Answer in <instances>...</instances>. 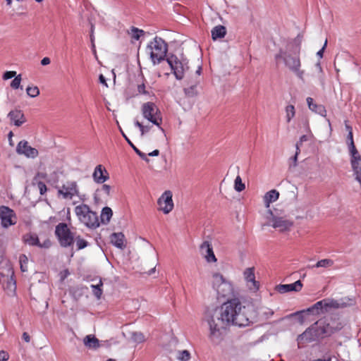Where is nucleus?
<instances>
[{
  "label": "nucleus",
  "mask_w": 361,
  "mask_h": 361,
  "mask_svg": "<svg viewBox=\"0 0 361 361\" xmlns=\"http://www.w3.org/2000/svg\"><path fill=\"white\" fill-rule=\"evenodd\" d=\"M252 305H242L238 299L234 298L224 302L220 308L207 310L204 320L209 326V339L214 345L219 344L224 334L230 325L247 326L253 318Z\"/></svg>",
  "instance_id": "obj_1"
},
{
  "label": "nucleus",
  "mask_w": 361,
  "mask_h": 361,
  "mask_svg": "<svg viewBox=\"0 0 361 361\" xmlns=\"http://www.w3.org/2000/svg\"><path fill=\"white\" fill-rule=\"evenodd\" d=\"M301 38L298 36L287 43L285 49H280L275 55V59L281 60L285 66L293 72L300 80L304 82L305 71L301 70L300 58Z\"/></svg>",
  "instance_id": "obj_2"
},
{
  "label": "nucleus",
  "mask_w": 361,
  "mask_h": 361,
  "mask_svg": "<svg viewBox=\"0 0 361 361\" xmlns=\"http://www.w3.org/2000/svg\"><path fill=\"white\" fill-rule=\"evenodd\" d=\"M14 271L11 262L3 259L0 262V283L8 295H13L16 290Z\"/></svg>",
  "instance_id": "obj_3"
},
{
  "label": "nucleus",
  "mask_w": 361,
  "mask_h": 361,
  "mask_svg": "<svg viewBox=\"0 0 361 361\" xmlns=\"http://www.w3.org/2000/svg\"><path fill=\"white\" fill-rule=\"evenodd\" d=\"M267 221V224L280 232L289 231L293 225V221L286 216L279 213L277 209L271 210L269 209L264 216Z\"/></svg>",
  "instance_id": "obj_4"
},
{
  "label": "nucleus",
  "mask_w": 361,
  "mask_h": 361,
  "mask_svg": "<svg viewBox=\"0 0 361 361\" xmlns=\"http://www.w3.org/2000/svg\"><path fill=\"white\" fill-rule=\"evenodd\" d=\"M75 213L78 220L90 228H96L99 226V221L96 212L92 211L85 204L76 206Z\"/></svg>",
  "instance_id": "obj_5"
},
{
  "label": "nucleus",
  "mask_w": 361,
  "mask_h": 361,
  "mask_svg": "<svg viewBox=\"0 0 361 361\" xmlns=\"http://www.w3.org/2000/svg\"><path fill=\"white\" fill-rule=\"evenodd\" d=\"M147 48L150 50V59L154 65L159 63L168 56H166L168 50L167 44L160 37H156L147 45Z\"/></svg>",
  "instance_id": "obj_6"
},
{
  "label": "nucleus",
  "mask_w": 361,
  "mask_h": 361,
  "mask_svg": "<svg viewBox=\"0 0 361 361\" xmlns=\"http://www.w3.org/2000/svg\"><path fill=\"white\" fill-rule=\"evenodd\" d=\"M141 111L142 116L145 119L157 126L163 133H164V130L161 126L162 122L161 112L154 103L151 102L144 103L142 106Z\"/></svg>",
  "instance_id": "obj_7"
},
{
  "label": "nucleus",
  "mask_w": 361,
  "mask_h": 361,
  "mask_svg": "<svg viewBox=\"0 0 361 361\" xmlns=\"http://www.w3.org/2000/svg\"><path fill=\"white\" fill-rule=\"evenodd\" d=\"M212 287L220 297L226 298L233 295V284L219 274H212Z\"/></svg>",
  "instance_id": "obj_8"
},
{
  "label": "nucleus",
  "mask_w": 361,
  "mask_h": 361,
  "mask_svg": "<svg viewBox=\"0 0 361 361\" xmlns=\"http://www.w3.org/2000/svg\"><path fill=\"white\" fill-rule=\"evenodd\" d=\"M55 235L61 247H68L74 243V235L66 223H59L56 226Z\"/></svg>",
  "instance_id": "obj_9"
},
{
  "label": "nucleus",
  "mask_w": 361,
  "mask_h": 361,
  "mask_svg": "<svg viewBox=\"0 0 361 361\" xmlns=\"http://www.w3.org/2000/svg\"><path fill=\"white\" fill-rule=\"evenodd\" d=\"M173 75L177 80H181L184 77V73L188 69V62L185 59L180 60L173 54L169 55L166 59Z\"/></svg>",
  "instance_id": "obj_10"
},
{
  "label": "nucleus",
  "mask_w": 361,
  "mask_h": 361,
  "mask_svg": "<svg viewBox=\"0 0 361 361\" xmlns=\"http://www.w3.org/2000/svg\"><path fill=\"white\" fill-rule=\"evenodd\" d=\"M322 338L317 325L313 324L307 328L302 334H300L297 338L298 346L300 347L305 343H311Z\"/></svg>",
  "instance_id": "obj_11"
},
{
  "label": "nucleus",
  "mask_w": 361,
  "mask_h": 361,
  "mask_svg": "<svg viewBox=\"0 0 361 361\" xmlns=\"http://www.w3.org/2000/svg\"><path fill=\"white\" fill-rule=\"evenodd\" d=\"M315 324L317 325L322 338L331 336L342 328L340 324L334 321L329 322L327 319H320Z\"/></svg>",
  "instance_id": "obj_12"
},
{
  "label": "nucleus",
  "mask_w": 361,
  "mask_h": 361,
  "mask_svg": "<svg viewBox=\"0 0 361 361\" xmlns=\"http://www.w3.org/2000/svg\"><path fill=\"white\" fill-rule=\"evenodd\" d=\"M329 307H338V302L334 300L324 299L314 303L306 311L313 314H319L321 312H327Z\"/></svg>",
  "instance_id": "obj_13"
},
{
  "label": "nucleus",
  "mask_w": 361,
  "mask_h": 361,
  "mask_svg": "<svg viewBox=\"0 0 361 361\" xmlns=\"http://www.w3.org/2000/svg\"><path fill=\"white\" fill-rule=\"evenodd\" d=\"M58 193L64 199L71 200L75 196H79V188L77 182L67 181L59 189Z\"/></svg>",
  "instance_id": "obj_14"
},
{
  "label": "nucleus",
  "mask_w": 361,
  "mask_h": 361,
  "mask_svg": "<svg viewBox=\"0 0 361 361\" xmlns=\"http://www.w3.org/2000/svg\"><path fill=\"white\" fill-rule=\"evenodd\" d=\"M0 219L3 228H8L16 224V216L14 211L6 206L0 207Z\"/></svg>",
  "instance_id": "obj_15"
},
{
  "label": "nucleus",
  "mask_w": 361,
  "mask_h": 361,
  "mask_svg": "<svg viewBox=\"0 0 361 361\" xmlns=\"http://www.w3.org/2000/svg\"><path fill=\"white\" fill-rule=\"evenodd\" d=\"M172 197V192L171 190H166L157 200L159 210L163 212L165 214H169L173 209L174 204Z\"/></svg>",
  "instance_id": "obj_16"
},
{
  "label": "nucleus",
  "mask_w": 361,
  "mask_h": 361,
  "mask_svg": "<svg viewBox=\"0 0 361 361\" xmlns=\"http://www.w3.org/2000/svg\"><path fill=\"white\" fill-rule=\"evenodd\" d=\"M24 242L31 246H37L40 248L47 249L51 245V242L49 238H46L43 242H40L37 234L27 233L23 236Z\"/></svg>",
  "instance_id": "obj_17"
},
{
  "label": "nucleus",
  "mask_w": 361,
  "mask_h": 361,
  "mask_svg": "<svg viewBox=\"0 0 361 361\" xmlns=\"http://www.w3.org/2000/svg\"><path fill=\"white\" fill-rule=\"evenodd\" d=\"M243 276L250 290L256 292L259 290V283L255 280L254 267L247 268L243 272Z\"/></svg>",
  "instance_id": "obj_18"
},
{
  "label": "nucleus",
  "mask_w": 361,
  "mask_h": 361,
  "mask_svg": "<svg viewBox=\"0 0 361 361\" xmlns=\"http://www.w3.org/2000/svg\"><path fill=\"white\" fill-rule=\"evenodd\" d=\"M16 152L27 158H35L38 155L37 149L30 146L25 140H22L18 144Z\"/></svg>",
  "instance_id": "obj_19"
},
{
  "label": "nucleus",
  "mask_w": 361,
  "mask_h": 361,
  "mask_svg": "<svg viewBox=\"0 0 361 361\" xmlns=\"http://www.w3.org/2000/svg\"><path fill=\"white\" fill-rule=\"evenodd\" d=\"M200 251L208 263L216 262L217 259L214 253L212 246L209 241H204L200 247Z\"/></svg>",
  "instance_id": "obj_20"
},
{
  "label": "nucleus",
  "mask_w": 361,
  "mask_h": 361,
  "mask_svg": "<svg viewBox=\"0 0 361 361\" xmlns=\"http://www.w3.org/2000/svg\"><path fill=\"white\" fill-rule=\"evenodd\" d=\"M350 165L355 179L357 181L361 180V156L359 152L350 154Z\"/></svg>",
  "instance_id": "obj_21"
},
{
  "label": "nucleus",
  "mask_w": 361,
  "mask_h": 361,
  "mask_svg": "<svg viewBox=\"0 0 361 361\" xmlns=\"http://www.w3.org/2000/svg\"><path fill=\"white\" fill-rule=\"evenodd\" d=\"M92 178L96 183L103 184L109 178L107 170L101 164L97 165L92 173Z\"/></svg>",
  "instance_id": "obj_22"
},
{
  "label": "nucleus",
  "mask_w": 361,
  "mask_h": 361,
  "mask_svg": "<svg viewBox=\"0 0 361 361\" xmlns=\"http://www.w3.org/2000/svg\"><path fill=\"white\" fill-rule=\"evenodd\" d=\"M8 118L12 125L20 127L26 122L23 112L20 109L11 110L8 114Z\"/></svg>",
  "instance_id": "obj_23"
},
{
  "label": "nucleus",
  "mask_w": 361,
  "mask_h": 361,
  "mask_svg": "<svg viewBox=\"0 0 361 361\" xmlns=\"http://www.w3.org/2000/svg\"><path fill=\"white\" fill-rule=\"evenodd\" d=\"M302 282L300 280H298L293 283L279 285L276 286V290L280 293H286L291 291L298 292L302 289Z\"/></svg>",
  "instance_id": "obj_24"
},
{
  "label": "nucleus",
  "mask_w": 361,
  "mask_h": 361,
  "mask_svg": "<svg viewBox=\"0 0 361 361\" xmlns=\"http://www.w3.org/2000/svg\"><path fill=\"white\" fill-rule=\"evenodd\" d=\"M111 243L119 249H124L126 247L125 241L126 238L123 233H113L110 235Z\"/></svg>",
  "instance_id": "obj_25"
},
{
  "label": "nucleus",
  "mask_w": 361,
  "mask_h": 361,
  "mask_svg": "<svg viewBox=\"0 0 361 361\" xmlns=\"http://www.w3.org/2000/svg\"><path fill=\"white\" fill-rule=\"evenodd\" d=\"M306 100H307L308 107L312 111H313L322 116H324V117L326 116V111L325 107L323 105L314 103V100L312 97H307Z\"/></svg>",
  "instance_id": "obj_26"
},
{
  "label": "nucleus",
  "mask_w": 361,
  "mask_h": 361,
  "mask_svg": "<svg viewBox=\"0 0 361 361\" xmlns=\"http://www.w3.org/2000/svg\"><path fill=\"white\" fill-rule=\"evenodd\" d=\"M279 197V192L276 190L267 192L264 196L265 207L269 209L270 204L276 202Z\"/></svg>",
  "instance_id": "obj_27"
},
{
  "label": "nucleus",
  "mask_w": 361,
  "mask_h": 361,
  "mask_svg": "<svg viewBox=\"0 0 361 361\" xmlns=\"http://www.w3.org/2000/svg\"><path fill=\"white\" fill-rule=\"evenodd\" d=\"M83 343L89 348L97 349L99 347V340L92 334L86 336L83 339Z\"/></svg>",
  "instance_id": "obj_28"
},
{
  "label": "nucleus",
  "mask_w": 361,
  "mask_h": 361,
  "mask_svg": "<svg viewBox=\"0 0 361 361\" xmlns=\"http://www.w3.org/2000/svg\"><path fill=\"white\" fill-rule=\"evenodd\" d=\"M119 130L121 132V133L122 134L123 137L125 138V140H126V142L128 143V145L133 149V150L135 151V152L143 160H145V161L147 162H149V159L147 158L146 154L143 153L142 152H141L138 148H137L133 143V142H131L130 140V139L126 136V135L123 133V130L121 129V127H119Z\"/></svg>",
  "instance_id": "obj_29"
},
{
  "label": "nucleus",
  "mask_w": 361,
  "mask_h": 361,
  "mask_svg": "<svg viewBox=\"0 0 361 361\" xmlns=\"http://www.w3.org/2000/svg\"><path fill=\"white\" fill-rule=\"evenodd\" d=\"M212 37L214 40L224 37L226 34V27L223 25L215 26L212 30Z\"/></svg>",
  "instance_id": "obj_30"
},
{
  "label": "nucleus",
  "mask_w": 361,
  "mask_h": 361,
  "mask_svg": "<svg viewBox=\"0 0 361 361\" xmlns=\"http://www.w3.org/2000/svg\"><path fill=\"white\" fill-rule=\"evenodd\" d=\"M111 186L106 184H103L100 188H97L94 192V200L97 202L99 200V196L110 195Z\"/></svg>",
  "instance_id": "obj_31"
},
{
  "label": "nucleus",
  "mask_w": 361,
  "mask_h": 361,
  "mask_svg": "<svg viewBox=\"0 0 361 361\" xmlns=\"http://www.w3.org/2000/svg\"><path fill=\"white\" fill-rule=\"evenodd\" d=\"M112 215H113V212L110 207H104L102 210V213H101V216H100L101 221L104 224H107L109 222Z\"/></svg>",
  "instance_id": "obj_32"
},
{
  "label": "nucleus",
  "mask_w": 361,
  "mask_h": 361,
  "mask_svg": "<svg viewBox=\"0 0 361 361\" xmlns=\"http://www.w3.org/2000/svg\"><path fill=\"white\" fill-rule=\"evenodd\" d=\"M334 265V261L330 259H324L319 260L315 264L312 266H309V268H329Z\"/></svg>",
  "instance_id": "obj_33"
},
{
  "label": "nucleus",
  "mask_w": 361,
  "mask_h": 361,
  "mask_svg": "<svg viewBox=\"0 0 361 361\" xmlns=\"http://www.w3.org/2000/svg\"><path fill=\"white\" fill-rule=\"evenodd\" d=\"M346 142H347V145H348V148L350 154H355V153L358 152V151L357 150V149L355 147V143H354L353 133L350 132V133H348Z\"/></svg>",
  "instance_id": "obj_34"
},
{
  "label": "nucleus",
  "mask_w": 361,
  "mask_h": 361,
  "mask_svg": "<svg viewBox=\"0 0 361 361\" xmlns=\"http://www.w3.org/2000/svg\"><path fill=\"white\" fill-rule=\"evenodd\" d=\"M103 286L102 280H99V283L97 285H91V288H92V292L94 295L99 299L102 295V286Z\"/></svg>",
  "instance_id": "obj_35"
},
{
  "label": "nucleus",
  "mask_w": 361,
  "mask_h": 361,
  "mask_svg": "<svg viewBox=\"0 0 361 361\" xmlns=\"http://www.w3.org/2000/svg\"><path fill=\"white\" fill-rule=\"evenodd\" d=\"M295 111L293 105L290 104L286 107V118L287 123H290L291 119L295 116Z\"/></svg>",
  "instance_id": "obj_36"
},
{
  "label": "nucleus",
  "mask_w": 361,
  "mask_h": 361,
  "mask_svg": "<svg viewBox=\"0 0 361 361\" xmlns=\"http://www.w3.org/2000/svg\"><path fill=\"white\" fill-rule=\"evenodd\" d=\"M177 359L179 361H189L190 359V353L187 350H179L178 352Z\"/></svg>",
  "instance_id": "obj_37"
},
{
  "label": "nucleus",
  "mask_w": 361,
  "mask_h": 361,
  "mask_svg": "<svg viewBox=\"0 0 361 361\" xmlns=\"http://www.w3.org/2000/svg\"><path fill=\"white\" fill-rule=\"evenodd\" d=\"M20 270L22 272L27 271L28 258L25 255H21L19 257Z\"/></svg>",
  "instance_id": "obj_38"
},
{
  "label": "nucleus",
  "mask_w": 361,
  "mask_h": 361,
  "mask_svg": "<svg viewBox=\"0 0 361 361\" xmlns=\"http://www.w3.org/2000/svg\"><path fill=\"white\" fill-rule=\"evenodd\" d=\"M26 92L29 97L34 98L39 94V90L37 86H28L26 88Z\"/></svg>",
  "instance_id": "obj_39"
},
{
  "label": "nucleus",
  "mask_w": 361,
  "mask_h": 361,
  "mask_svg": "<svg viewBox=\"0 0 361 361\" xmlns=\"http://www.w3.org/2000/svg\"><path fill=\"white\" fill-rule=\"evenodd\" d=\"M234 188L237 192H241L245 190V184L242 182V179L240 176H238L235 179Z\"/></svg>",
  "instance_id": "obj_40"
},
{
  "label": "nucleus",
  "mask_w": 361,
  "mask_h": 361,
  "mask_svg": "<svg viewBox=\"0 0 361 361\" xmlns=\"http://www.w3.org/2000/svg\"><path fill=\"white\" fill-rule=\"evenodd\" d=\"M316 67L319 72L318 75H317V80H318L319 84L324 87V74H323L322 68L319 62L316 63Z\"/></svg>",
  "instance_id": "obj_41"
},
{
  "label": "nucleus",
  "mask_w": 361,
  "mask_h": 361,
  "mask_svg": "<svg viewBox=\"0 0 361 361\" xmlns=\"http://www.w3.org/2000/svg\"><path fill=\"white\" fill-rule=\"evenodd\" d=\"M21 80L22 78L20 74L16 75L11 82V87L14 90H17L20 87L22 89V87L20 86Z\"/></svg>",
  "instance_id": "obj_42"
},
{
  "label": "nucleus",
  "mask_w": 361,
  "mask_h": 361,
  "mask_svg": "<svg viewBox=\"0 0 361 361\" xmlns=\"http://www.w3.org/2000/svg\"><path fill=\"white\" fill-rule=\"evenodd\" d=\"M132 339L135 343H140L145 341V336L140 332H133L132 334Z\"/></svg>",
  "instance_id": "obj_43"
},
{
  "label": "nucleus",
  "mask_w": 361,
  "mask_h": 361,
  "mask_svg": "<svg viewBox=\"0 0 361 361\" xmlns=\"http://www.w3.org/2000/svg\"><path fill=\"white\" fill-rule=\"evenodd\" d=\"M143 33L144 31L142 30H140L135 27H132L131 28L132 37L136 40H138Z\"/></svg>",
  "instance_id": "obj_44"
},
{
  "label": "nucleus",
  "mask_w": 361,
  "mask_h": 361,
  "mask_svg": "<svg viewBox=\"0 0 361 361\" xmlns=\"http://www.w3.org/2000/svg\"><path fill=\"white\" fill-rule=\"evenodd\" d=\"M75 242H76L77 250H78L86 247L87 245V242L85 240L81 238L80 236H78L75 238Z\"/></svg>",
  "instance_id": "obj_45"
},
{
  "label": "nucleus",
  "mask_w": 361,
  "mask_h": 361,
  "mask_svg": "<svg viewBox=\"0 0 361 361\" xmlns=\"http://www.w3.org/2000/svg\"><path fill=\"white\" fill-rule=\"evenodd\" d=\"M184 92L186 96L192 97L197 94L196 85H192L189 87L184 89Z\"/></svg>",
  "instance_id": "obj_46"
},
{
  "label": "nucleus",
  "mask_w": 361,
  "mask_h": 361,
  "mask_svg": "<svg viewBox=\"0 0 361 361\" xmlns=\"http://www.w3.org/2000/svg\"><path fill=\"white\" fill-rule=\"evenodd\" d=\"M259 314L268 319L274 314V311L268 307H262L260 310Z\"/></svg>",
  "instance_id": "obj_47"
},
{
  "label": "nucleus",
  "mask_w": 361,
  "mask_h": 361,
  "mask_svg": "<svg viewBox=\"0 0 361 361\" xmlns=\"http://www.w3.org/2000/svg\"><path fill=\"white\" fill-rule=\"evenodd\" d=\"M137 92L140 94L149 95V92L146 90L145 83H142L137 85Z\"/></svg>",
  "instance_id": "obj_48"
},
{
  "label": "nucleus",
  "mask_w": 361,
  "mask_h": 361,
  "mask_svg": "<svg viewBox=\"0 0 361 361\" xmlns=\"http://www.w3.org/2000/svg\"><path fill=\"white\" fill-rule=\"evenodd\" d=\"M16 75V71H6L4 75H3V79L4 80H8V79H11L12 78H14L15 76Z\"/></svg>",
  "instance_id": "obj_49"
},
{
  "label": "nucleus",
  "mask_w": 361,
  "mask_h": 361,
  "mask_svg": "<svg viewBox=\"0 0 361 361\" xmlns=\"http://www.w3.org/2000/svg\"><path fill=\"white\" fill-rule=\"evenodd\" d=\"M37 186H38V188L39 190V192L41 195H43L47 192V186L43 182H42V181L38 182Z\"/></svg>",
  "instance_id": "obj_50"
},
{
  "label": "nucleus",
  "mask_w": 361,
  "mask_h": 361,
  "mask_svg": "<svg viewBox=\"0 0 361 361\" xmlns=\"http://www.w3.org/2000/svg\"><path fill=\"white\" fill-rule=\"evenodd\" d=\"M8 359V354L4 350L0 351V361H7Z\"/></svg>",
  "instance_id": "obj_51"
},
{
  "label": "nucleus",
  "mask_w": 361,
  "mask_h": 361,
  "mask_svg": "<svg viewBox=\"0 0 361 361\" xmlns=\"http://www.w3.org/2000/svg\"><path fill=\"white\" fill-rule=\"evenodd\" d=\"M307 140H308V137H307V135H302V136L300 137L299 140H298L296 143H298V144H299V145H300L302 146V143H303L304 142L307 141Z\"/></svg>",
  "instance_id": "obj_52"
},
{
  "label": "nucleus",
  "mask_w": 361,
  "mask_h": 361,
  "mask_svg": "<svg viewBox=\"0 0 361 361\" xmlns=\"http://www.w3.org/2000/svg\"><path fill=\"white\" fill-rule=\"evenodd\" d=\"M326 44H327V40H326V41H325V42H324V46H323V47H322L320 50H319V51H317V55L318 56H319V57H321V58L323 56L324 51V49H325V47H326Z\"/></svg>",
  "instance_id": "obj_53"
},
{
  "label": "nucleus",
  "mask_w": 361,
  "mask_h": 361,
  "mask_svg": "<svg viewBox=\"0 0 361 361\" xmlns=\"http://www.w3.org/2000/svg\"><path fill=\"white\" fill-rule=\"evenodd\" d=\"M150 130L149 126H143V129L140 130L141 135L143 136L145 133H148Z\"/></svg>",
  "instance_id": "obj_54"
},
{
  "label": "nucleus",
  "mask_w": 361,
  "mask_h": 361,
  "mask_svg": "<svg viewBox=\"0 0 361 361\" xmlns=\"http://www.w3.org/2000/svg\"><path fill=\"white\" fill-rule=\"evenodd\" d=\"M50 62H51V61H50V59H49V58H48V57H44V58H43V59H42V61H41V64H42V66H47V65L49 64V63H50Z\"/></svg>",
  "instance_id": "obj_55"
},
{
  "label": "nucleus",
  "mask_w": 361,
  "mask_h": 361,
  "mask_svg": "<svg viewBox=\"0 0 361 361\" xmlns=\"http://www.w3.org/2000/svg\"><path fill=\"white\" fill-rule=\"evenodd\" d=\"M23 339L26 342V343H29L30 341V336H29V334L26 332H24L23 334Z\"/></svg>",
  "instance_id": "obj_56"
},
{
  "label": "nucleus",
  "mask_w": 361,
  "mask_h": 361,
  "mask_svg": "<svg viewBox=\"0 0 361 361\" xmlns=\"http://www.w3.org/2000/svg\"><path fill=\"white\" fill-rule=\"evenodd\" d=\"M99 82H100L102 84H103V85H104L106 87H107V83H106V78H105V77H104L102 74L99 75Z\"/></svg>",
  "instance_id": "obj_57"
},
{
  "label": "nucleus",
  "mask_w": 361,
  "mask_h": 361,
  "mask_svg": "<svg viewBox=\"0 0 361 361\" xmlns=\"http://www.w3.org/2000/svg\"><path fill=\"white\" fill-rule=\"evenodd\" d=\"M298 156V154H295V155L290 158V161L293 162L292 165L293 166H296V165H297Z\"/></svg>",
  "instance_id": "obj_58"
},
{
  "label": "nucleus",
  "mask_w": 361,
  "mask_h": 361,
  "mask_svg": "<svg viewBox=\"0 0 361 361\" xmlns=\"http://www.w3.org/2000/svg\"><path fill=\"white\" fill-rule=\"evenodd\" d=\"M159 154V151L158 149H154V151H152V152H149L148 154V156H150V157H157Z\"/></svg>",
  "instance_id": "obj_59"
},
{
  "label": "nucleus",
  "mask_w": 361,
  "mask_h": 361,
  "mask_svg": "<svg viewBox=\"0 0 361 361\" xmlns=\"http://www.w3.org/2000/svg\"><path fill=\"white\" fill-rule=\"evenodd\" d=\"M134 124L136 127H137L140 129V130L143 129V125L138 121L135 120L134 121Z\"/></svg>",
  "instance_id": "obj_60"
},
{
  "label": "nucleus",
  "mask_w": 361,
  "mask_h": 361,
  "mask_svg": "<svg viewBox=\"0 0 361 361\" xmlns=\"http://www.w3.org/2000/svg\"><path fill=\"white\" fill-rule=\"evenodd\" d=\"M345 127L346 130L348 131V133H350V132L353 133L352 127L350 125H348L346 121L345 122Z\"/></svg>",
  "instance_id": "obj_61"
},
{
  "label": "nucleus",
  "mask_w": 361,
  "mask_h": 361,
  "mask_svg": "<svg viewBox=\"0 0 361 361\" xmlns=\"http://www.w3.org/2000/svg\"><path fill=\"white\" fill-rule=\"evenodd\" d=\"M300 145L298 143L295 144V154H299L300 153Z\"/></svg>",
  "instance_id": "obj_62"
},
{
  "label": "nucleus",
  "mask_w": 361,
  "mask_h": 361,
  "mask_svg": "<svg viewBox=\"0 0 361 361\" xmlns=\"http://www.w3.org/2000/svg\"><path fill=\"white\" fill-rule=\"evenodd\" d=\"M91 35H90V38H91V41H92V43H93V41H94V35H93V25H92V28H91Z\"/></svg>",
  "instance_id": "obj_63"
},
{
  "label": "nucleus",
  "mask_w": 361,
  "mask_h": 361,
  "mask_svg": "<svg viewBox=\"0 0 361 361\" xmlns=\"http://www.w3.org/2000/svg\"><path fill=\"white\" fill-rule=\"evenodd\" d=\"M155 271V267L151 269L149 271V274L151 275L153 273H154Z\"/></svg>",
  "instance_id": "obj_64"
}]
</instances>
